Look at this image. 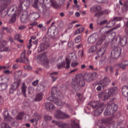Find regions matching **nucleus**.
I'll return each mask as SVG.
<instances>
[{"label": "nucleus", "mask_w": 128, "mask_h": 128, "mask_svg": "<svg viewBox=\"0 0 128 128\" xmlns=\"http://www.w3.org/2000/svg\"><path fill=\"white\" fill-rule=\"evenodd\" d=\"M70 60H72V62L71 63V66L72 68H76V66H78L79 64L78 62H76V58H72Z\"/></svg>", "instance_id": "obj_31"}, {"label": "nucleus", "mask_w": 128, "mask_h": 128, "mask_svg": "<svg viewBox=\"0 0 128 128\" xmlns=\"http://www.w3.org/2000/svg\"><path fill=\"white\" fill-rule=\"evenodd\" d=\"M118 110V105L114 103L112 104H108L104 112V116H110L114 112Z\"/></svg>", "instance_id": "obj_8"}, {"label": "nucleus", "mask_w": 128, "mask_h": 128, "mask_svg": "<svg viewBox=\"0 0 128 128\" xmlns=\"http://www.w3.org/2000/svg\"><path fill=\"white\" fill-rule=\"evenodd\" d=\"M38 2L40 4V6H42V5L44 6V4H48V2H50L51 6L54 8H59L58 4L53 0H34L32 5L33 8H38Z\"/></svg>", "instance_id": "obj_7"}, {"label": "nucleus", "mask_w": 128, "mask_h": 128, "mask_svg": "<svg viewBox=\"0 0 128 128\" xmlns=\"http://www.w3.org/2000/svg\"><path fill=\"white\" fill-rule=\"evenodd\" d=\"M45 106L46 110H47L48 112H52V110H54V105L51 102H47L45 103Z\"/></svg>", "instance_id": "obj_21"}, {"label": "nucleus", "mask_w": 128, "mask_h": 128, "mask_svg": "<svg viewBox=\"0 0 128 128\" xmlns=\"http://www.w3.org/2000/svg\"><path fill=\"white\" fill-rule=\"evenodd\" d=\"M72 128H80V125L76 122H73L71 123Z\"/></svg>", "instance_id": "obj_42"}, {"label": "nucleus", "mask_w": 128, "mask_h": 128, "mask_svg": "<svg viewBox=\"0 0 128 128\" xmlns=\"http://www.w3.org/2000/svg\"><path fill=\"white\" fill-rule=\"evenodd\" d=\"M20 20L22 24H26V22H30L28 16L26 14H22L20 18Z\"/></svg>", "instance_id": "obj_24"}, {"label": "nucleus", "mask_w": 128, "mask_h": 128, "mask_svg": "<svg viewBox=\"0 0 128 128\" xmlns=\"http://www.w3.org/2000/svg\"><path fill=\"white\" fill-rule=\"evenodd\" d=\"M56 2H58V4H60V6H64V3L66 2V0H56Z\"/></svg>", "instance_id": "obj_45"}, {"label": "nucleus", "mask_w": 128, "mask_h": 128, "mask_svg": "<svg viewBox=\"0 0 128 128\" xmlns=\"http://www.w3.org/2000/svg\"><path fill=\"white\" fill-rule=\"evenodd\" d=\"M118 38L120 40V44L122 46H124L126 44V41L128 40V38L126 36H124L122 38H120V36H118Z\"/></svg>", "instance_id": "obj_20"}, {"label": "nucleus", "mask_w": 128, "mask_h": 128, "mask_svg": "<svg viewBox=\"0 0 128 128\" xmlns=\"http://www.w3.org/2000/svg\"><path fill=\"white\" fill-rule=\"evenodd\" d=\"M106 92L108 96V98L110 96H114L118 94V88L113 87L110 89Z\"/></svg>", "instance_id": "obj_16"}, {"label": "nucleus", "mask_w": 128, "mask_h": 128, "mask_svg": "<svg viewBox=\"0 0 128 128\" xmlns=\"http://www.w3.org/2000/svg\"><path fill=\"white\" fill-rule=\"evenodd\" d=\"M40 16V15L39 12H35L31 13L28 15L29 20L30 22H34L36 20H38Z\"/></svg>", "instance_id": "obj_14"}, {"label": "nucleus", "mask_w": 128, "mask_h": 128, "mask_svg": "<svg viewBox=\"0 0 128 128\" xmlns=\"http://www.w3.org/2000/svg\"><path fill=\"white\" fill-rule=\"evenodd\" d=\"M96 2H98V4H106V0H102L101 1H100L99 0H95Z\"/></svg>", "instance_id": "obj_60"}, {"label": "nucleus", "mask_w": 128, "mask_h": 128, "mask_svg": "<svg viewBox=\"0 0 128 128\" xmlns=\"http://www.w3.org/2000/svg\"><path fill=\"white\" fill-rule=\"evenodd\" d=\"M54 116L58 120H64V118H70V115L66 114L60 110H57L55 112Z\"/></svg>", "instance_id": "obj_9"}, {"label": "nucleus", "mask_w": 128, "mask_h": 128, "mask_svg": "<svg viewBox=\"0 0 128 128\" xmlns=\"http://www.w3.org/2000/svg\"><path fill=\"white\" fill-rule=\"evenodd\" d=\"M98 38V35L97 34H91L88 38V42H89V44H94V42H96Z\"/></svg>", "instance_id": "obj_17"}, {"label": "nucleus", "mask_w": 128, "mask_h": 128, "mask_svg": "<svg viewBox=\"0 0 128 128\" xmlns=\"http://www.w3.org/2000/svg\"><path fill=\"white\" fill-rule=\"evenodd\" d=\"M22 74V72L21 70L16 71L15 72L14 76L16 78H20Z\"/></svg>", "instance_id": "obj_38"}, {"label": "nucleus", "mask_w": 128, "mask_h": 128, "mask_svg": "<svg viewBox=\"0 0 128 128\" xmlns=\"http://www.w3.org/2000/svg\"><path fill=\"white\" fill-rule=\"evenodd\" d=\"M58 34V32L56 31V30L52 28L48 29V36H56Z\"/></svg>", "instance_id": "obj_26"}, {"label": "nucleus", "mask_w": 128, "mask_h": 128, "mask_svg": "<svg viewBox=\"0 0 128 128\" xmlns=\"http://www.w3.org/2000/svg\"><path fill=\"white\" fill-rule=\"evenodd\" d=\"M72 58H76V54H68L67 58H66V62L64 61H62V57L59 56L57 60V61L59 62L57 64L58 70H62V68H64L68 69L70 67V60Z\"/></svg>", "instance_id": "obj_3"}, {"label": "nucleus", "mask_w": 128, "mask_h": 128, "mask_svg": "<svg viewBox=\"0 0 128 128\" xmlns=\"http://www.w3.org/2000/svg\"><path fill=\"white\" fill-rule=\"evenodd\" d=\"M26 83L24 82L22 84V94H23V95L25 98H26Z\"/></svg>", "instance_id": "obj_33"}, {"label": "nucleus", "mask_w": 128, "mask_h": 128, "mask_svg": "<svg viewBox=\"0 0 128 128\" xmlns=\"http://www.w3.org/2000/svg\"><path fill=\"white\" fill-rule=\"evenodd\" d=\"M3 30H6V32L10 33V32H12V30L8 27H3L2 28Z\"/></svg>", "instance_id": "obj_53"}, {"label": "nucleus", "mask_w": 128, "mask_h": 128, "mask_svg": "<svg viewBox=\"0 0 128 128\" xmlns=\"http://www.w3.org/2000/svg\"><path fill=\"white\" fill-rule=\"evenodd\" d=\"M76 96L80 100H82V94H76Z\"/></svg>", "instance_id": "obj_58"}, {"label": "nucleus", "mask_w": 128, "mask_h": 128, "mask_svg": "<svg viewBox=\"0 0 128 128\" xmlns=\"http://www.w3.org/2000/svg\"><path fill=\"white\" fill-rule=\"evenodd\" d=\"M122 54V48L120 46L115 47L111 52V56L112 58H118Z\"/></svg>", "instance_id": "obj_10"}, {"label": "nucleus", "mask_w": 128, "mask_h": 128, "mask_svg": "<svg viewBox=\"0 0 128 128\" xmlns=\"http://www.w3.org/2000/svg\"><path fill=\"white\" fill-rule=\"evenodd\" d=\"M110 78L108 77H104L102 80L100 81L99 82L100 84L102 86V88H104V86H108L110 84Z\"/></svg>", "instance_id": "obj_15"}, {"label": "nucleus", "mask_w": 128, "mask_h": 128, "mask_svg": "<svg viewBox=\"0 0 128 128\" xmlns=\"http://www.w3.org/2000/svg\"><path fill=\"white\" fill-rule=\"evenodd\" d=\"M32 40H30L29 42L27 45V48H28V50H30V48H32Z\"/></svg>", "instance_id": "obj_51"}, {"label": "nucleus", "mask_w": 128, "mask_h": 128, "mask_svg": "<svg viewBox=\"0 0 128 128\" xmlns=\"http://www.w3.org/2000/svg\"><path fill=\"white\" fill-rule=\"evenodd\" d=\"M116 66L122 70H126V66H128V60H124L121 63L117 64Z\"/></svg>", "instance_id": "obj_18"}, {"label": "nucleus", "mask_w": 128, "mask_h": 128, "mask_svg": "<svg viewBox=\"0 0 128 128\" xmlns=\"http://www.w3.org/2000/svg\"><path fill=\"white\" fill-rule=\"evenodd\" d=\"M106 47H102L101 48L98 52L97 54L99 56H102L104 54V52H106Z\"/></svg>", "instance_id": "obj_27"}, {"label": "nucleus", "mask_w": 128, "mask_h": 128, "mask_svg": "<svg viewBox=\"0 0 128 128\" xmlns=\"http://www.w3.org/2000/svg\"><path fill=\"white\" fill-rule=\"evenodd\" d=\"M88 104L90 106H91V108H96L94 112V116H100V114L104 112V103L100 104L98 101L96 102H90Z\"/></svg>", "instance_id": "obj_6"}, {"label": "nucleus", "mask_w": 128, "mask_h": 128, "mask_svg": "<svg viewBox=\"0 0 128 128\" xmlns=\"http://www.w3.org/2000/svg\"><path fill=\"white\" fill-rule=\"evenodd\" d=\"M37 27L38 28H40V30H41L42 32H44V30H46V27L44 26V24H40L37 26Z\"/></svg>", "instance_id": "obj_48"}, {"label": "nucleus", "mask_w": 128, "mask_h": 128, "mask_svg": "<svg viewBox=\"0 0 128 128\" xmlns=\"http://www.w3.org/2000/svg\"><path fill=\"white\" fill-rule=\"evenodd\" d=\"M98 50V48L96 46H92L90 49H89V52L90 54H92V52H96V50Z\"/></svg>", "instance_id": "obj_41"}, {"label": "nucleus", "mask_w": 128, "mask_h": 128, "mask_svg": "<svg viewBox=\"0 0 128 128\" xmlns=\"http://www.w3.org/2000/svg\"><path fill=\"white\" fill-rule=\"evenodd\" d=\"M84 32V28H80L77 30H76L74 32V35L76 36L77 34H80L82 32Z\"/></svg>", "instance_id": "obj_36"}, {"label": "nucleus", "mask_w": 128, "mask_h": 128, "mask_svg": "<svg viewBox=\"0 0 128 128\" xmlns=\"http://www.w3.org/2000/svg\"><path fill=\"white\" fill-rule=\"evenodd\" d=\"M60 128H70V126H68V124H64L60 125Z\"/></svg>", "instance_id": "obj_54"}, {"label": "nucleus", "mask_w": 128, "mask_h": 128, "mask_svg": "<svg viewBox=\"0 0 128 128\" xmlns=\"http://www.w3.org/2000/svg\"><path fill=\"white\" fill-rule=\"evenodd\" d=\"M106 64V60L104 59H100L99 61L100 66H104Z\"/></svg>", "instance_id": "obj_44"}, {"label": "nucleus", "mask_w": 128, "mask_h": 128, "mask_svg": "<svg viewBox=\"0 0 128 128\" xmlns=\"http://www.w3.org/2000/svg\"><path fill=\"white\" fill-rule=\"evenodd\" d=\"M104 40H106V35H103L98 38L97 42L96 43V46H101L102 42H104Z\"/></svg>", "instance_id": "obj_32"}, {"label": "nucleus", "mask_w": 128, "mask_h": 128, "mask_svg": "<svg viewBox=\"0 0 128 128\" xmlns=\"http://www.w3.org/2000/svg\"><path fill=\"white\" fill-rule=\"evenodd\" d=\"M122 18L120 17H116L114 18V20L112 21H110L108 24H112V25L110 26H108V28H112V26H114V24H116V22H120L122 20Z\"/></svg>", "instance_id": "obj_28"}, {"label": "nucleus", "mask_w": 128, "mask_h": 128, "mask_svg": "<svg viewBox=\"0 0 128 128\" xmlns=\"http://www.w3.org/2000/svg\"><path fill=\"white\" fill-rule=\"evenodd\" d=\"M11 126H18V122H16V121H14L11 124Z\"/></svg>", "instance_id": "obj_57"}, {"label": "nucleus", "mask_w": 128, "mask_h": 128, "mask_svg": "<svg viewBox=\"0 0 128 128\" xmlns=\"http://www.w3.org/2000/svg\"><path fill=\"white\" fill-rule=\"evenodd\" d=\"M82 38V36H78L75 38V42L76 44H78V42H80V39Z\"/></svg>", "instance_id": "obj_49"}, {"label": "nucleus", "mask_w": 128, "mask_h": 128, "mask_svg": "<svg viewBox=\"0 0 128 128\" xmlns=\"http://www.w3.org/2000/svg\"><path fill=\"white\" fill-rule=\"evenodd\" d=\"M6 40H2L0 42V50L1 52H10V48L8 47H6Z\"/></svg>", "instance_id": "obj_12"}, {"label": "nucleus", "mask_w": 128, "mask_h": 128, "mask_svg": "<svg viewBox=\"0 0 128 128\" xmlns=\"http://www.w3.org/2000/svg\"><path fill=\"white\" fill-rule=\"evenodd\" d=\"M20 4L18 10H15V13L10 19V24H14L16 22V16H18L22 10V4L25 6H28L30 4V0H19Z\"/></svg>", "instance_id": "obj_4"}, {"label": "nucleus", "mask_w": 128, "mask_h": 128, "mask_svg": "<svg viewBox=\"0 0 128 128\" xmlns=\"http://www.w3.org/2000/svg\"><path fill=\"white\" fill-rule=\"evenodd\" d=\"M52 118L50 116H44V120H45L46 121L52 120Z\"/></svg>", "instance_id": "obj_52"}, {"label": "nucleus", "mask_w": 128, "mask_h": 128, "mask_svg": "<svg viewBox=\"0 0 128 128\" xmlns=\"http://www.w3.org/2000/svg\"><path fill=\"white\" fill-rule=\"evenodd\" d=\"M73 26H74V25H72V23L69 24L68 25V30H72Z\"/></svg>", "instance_id": "obj_62"}, {"label": "nucleus", "mask_w": 128, "mask_h": 128, "mask_svg": "<svg viewBox=\"0 0 128 128\" xmlns=\"http://www.w3.org/2000/svg\"><path fill=\"white\" fill-rule=\"evenodd\" d=\"M20 82H14L11 86V88L12 90H16V88H20Z\"/></svg>", "instance_id": "obj_37"}, {"label": "nucleus", "mask_w": 128, "mask_h": 128, "mask_svg": "<svg viewBox=\"0 0 128 128\" xmlns=\"http://www.w3.org/2000/svg\"><path fill=\"white\" fill-rule=\"evenodd\" d=\"M26 26H19L18 28V30H24V28H26Z\"/></svg>", "instance_id": "obj_61"}, {"label": "nucleus", "mask_w": 128, "mask_h": 128, "mask_svg": "<svg viewBox=\"0 0 128 128\" xmlns=\"http://www.w3.org/2000/svg\"><path fill=\"white\" fill-rule=\"evenodd\" d=\"M79 54L81 58H82L84 56V50H80L79 51Z\"/></svg>", "instance_id": "obj_63"}, {"label": "nucleus", "mask_w": 128, "mask_h": 128, "mask_svg": "<svg viewBox=\"0 0 128 128\" xmlns=\"http://www.w3.org/2000/svg\"><path fill=\"white\" fill-rule=\"evenodd\" d=\"M46 58H48V56H46V52H44V53L40 54L38 56V58L40 60V62H44L45 60H46Z\"/></svg>", "instance_id": "obj_29"}, {"label": "nucleus", "mask_w": 128, "mask_h": 128, "mask_svg": "<svg viewBox=\"0 0 128 128\" xmlns=\"http://www.w3.org/2000/svg\"><path fill=\"white\" fill-rule=\"evenodd\" d=\"M1 2L2 5L0 6V16L1 18H4L6 16V14H8L10 12H14V8L11 6L8 11L6 10V6H8L12 4V0H0Z\"/></svg>", "instance_id": "obj_5"}, {"label": "nucleus", "mask_w": 128, "mask_h": 128, "mask_svg": "<svg viewBox=\"0 0 128 128\" xmlns=\"http://www.w3.org/2000/svg\"><path fill=\"white\" fill-rule=\"evenodd\" d=\"M51 94L52 96L47 98L48 100L53 102L54 104H56L59 106H64V104L62 102V100L60 99V98L62 96V94L60 90H58V88L53 87L52 88Z\"/></svg>", "instance_id": "obj_2"}, {"label": "nucleus", "mask_w": 128, "mask_h": 128, "mask_svg": "<svg viewBox=\"0 0 128 128\" xmlns=\"http://www.w3.org/2000/svg\"><path fill=\"white\" fill-rule=\"evenodd\" d=\"M100 16H102V12H97L94 15V16L96 17V18H100Z\"/></svg>", "instance_id": "obj_56"}, {"label": "nucleus", "mask_w": 128, "mask_h": 128, "mask_svg": "<svg viewBox=\"0 0 128 128\" xmlns=\"http://www.w3.org/2000/svg\"><path fill=\"white\" fill-rule=\"evenodd\" d=\"M97 10H98V7H96V6H94L90 8V12H96Z\"/></svg>", "instance_id": "obj_50"}, {"label": "nucleus", "mask_w": 128, "mask_h": 128, "mask_svg": "<svg viewBox=\"0 0 128 128\" xmlns=\"http://www.w3.org/2000/svg\"><path fill=\"white\" fill-rule=\"evenodd\" d=\"M3 116L4 118V120L6 122H12L14 120V118H12L10 115L8 114V110H5L3 112Z\"/></svg>", "instance_id": "obj_19"}, {"label": "nucleus", "mask_w": 128, "mask_h": 128, "mask_svg": "<svg viewBox=\"0 0 128 128\" xmlns=\"http://www.w3.org/2000/svg\"><path fill=\"white\" fill-rule=\"evenodd\" d=\"M39 82L40 81L38 80H36L35 81L32 82V85L34 86H36Z\"/></svg>", "instance_id": "obj_55"}, {"label": "nucleus", "mask_w": 128, "mask_h": 128, "mask_svg": "<svg viewBox=\"0 0 128 128\" xmlns=\"http://www.w3.org/2000/svg\"><path fill=\"white\" fill-rule=\"evenodd\" d=\"M122 94L125 96V98H128V86H124L122 89Z\"/></svg>", "instance_id": "obj_30"}, {"label": "nucleus", "mask_w": 128, "mask_h": 128, "mask_svg": "<svg viewBox=\"0 0 128 128\" xmlns=\"http://www.w3.org/2000/svg\"><path fill=\"white\" fill-rule=\"evenodd\" d=\"M41 8H42V10H43L44 16L46 18V17L48 18V16H49L50 14V10H46V5H42Z\"/></svg>", "instance_id": "obj_25"}, {"label": "nucleus", "mask_w": 128, "mask_h": 128, "mask_svg": "<svg viewBox=\"0 0 128 128\" xmlns=\"http://www.w3.org/2000/svg\"><path fill=\"white\" fill-rule=\"evenodd\" d=\"M8 88V84L2 83L0 84V90H4Z\"/></svg>", "instance_id": "obj_39"}, {"label": "nucleus", "mask_w": 128, "mask_h": 128, "mask_svg": "<svg viewBox=\"0 0 128 128\" xmlns=\"http://www.w3.org/2000/svg\"><path fill=\"white\" fill-rule=\"evenodd\" d=\"M110 34L112 36V40L118 42V38H116V32H112L110 33Z\"/></svg>", "instance_id": "obj_47"}, {"label": "nucleus", "mask_w": 128, "mask_h": 128, "mask_svg": "<svg viewBox=\"0 0 128 128\" xmlns=\"http://www.w3.org/2000/svg\"><path fill=\"white\" fill-rule=\"evenodd\" d=\"M66 108H68L69 112H70L71 114H72V112H74V110L72 109V107L68 104H66Z\"/></svg>", "instance_id": "obj_46"}, {"label": "nucleus", "mask_w": 128, "mask_h": 128, "mask_svg": "<svg viewBox=\"0 0 128 128\" xmlns=\"http://www.w3.org/2000/svg\"><path fill=\"white\" fill-rule=\"evenodd\" d=\"M24 113L21 112L19 113L18 116H16V120H22L24 118Z\"/></svg>", "instance_id": "obj_40"}, {"label": "nucleus", "mask_w": 128, "mask_h": 128, "mask_svg": "<svg viewBox=\"0 0 128 128\" xmlns=\"http://www.w3.org/2000/svg\"><path fill=\"white\" fill-rule=\"evenodd\" d=\"M50 46L48 43H41L40 46L38 47V52H44V50H46Z\"/></svg>", "instance_id": "obj_13"}, {"label": "nucleus", "mask_w": 128, "mask_h": 128, "mask_svg": "<svg viewBox=\"0 0 128 128\" xmlns=\"http://www.w3.org/2000/svg\"><path fill=\"white\" fill-rule=\"evenodd\" d=\"M26 50H24L21 54L20 60L18 59L16 60V62H22L26 64H30V61H28V58H26Z\"/></svg>", "instance_id": "obj_11"}, {"label": "nucleus", "mask_w": 128, "mask_h": 128, "mask_svg": "<svg viewBox=\"0 0 128 128\" xmlns=\"http://www.w3.org/2000/svg\"><path fill=\"white\" fill-rule=\"evenodd\" d=\"M126 26L127 28L126 29V34H128V21L126 23Z\"/></svg>", "instance_id": "obj_64"}, {"label": "nucleus", "mask_w": 128, "mask_h": 128, "mask_svg": "<svg viewBox=\"0 0 128 128\" xmlns=\"http://www.w3.org/2000/svg\"><path fill=\"white\" fill-rule=\"evenodd\" d=\"M40 118H42V116H40V114H36L35 118L31 119L30 120V122H32V124H34V122L36 126H38V120H40Z\"/></svg>", "instance_id": "obj_23"}, {"label": "nucleus", "mask_w": 128, "mask_h": 128, "mask_svg": "<svg viewBox=\"0 0 128 128\" xmlns=\"http://www.w3.org/2000/svg\"><path fill=\"white\" fill-rule=\"evenodd\" d=\"M44 96V94L42 93H39L37 94L35 98V102H40L42 100V97Z\"/></svg>", "instance_id": "obj_34"}, {"label": "nucleus", "mask_w": 128, "mask_h": 128, "mask_svg": "<svg viewBox=\"0 0 128 128\" xmlns=\"http://www.w3.org/2000/svg\"><path fill=\"white\" fill-rule=\"evenodd\" d=\"M96 76H98V74H96V72H94L92 74H85L84 77L82 74H76L75 76V81L72 82V88H74V90H76V88H78V86H84L86 82H84V78L88 82H90L92 80H94L96 79Z\"/></svg>", "instance_id": "obj_1"}, {"label": "nucleus", "mask_w": 128, "mask_h": 128, "mask_svg": "<svg viewBox=\"0 0 128 128\" xmlns=\"http://www.w3.org/2000/svg\"><path fill=\"white\" fill-rule=\"evenodd\" d=\"M114 67L110 66H108L107 67L105 68L104 70L106 72H110V74H114Z\"/></svg>", "instance_id": "obj_35"}, {"label": "nucleus", "mask_w": 128, "mask_h": 128, "mask_svg": "<svg viewBox=\"0 0 128 128\" xmlns=\"http://www.w3.org/2000/svg\"><path fill=\"white\" fill-rule=\"evenodd\" d=\"M98 98H101L102 100H108V93H104L102 92H100L98 95Z\"/></svg>", "instance_id": "obj_22"}, {"label": "nucleus", "mask_w": 128, "mask_h": 128, "mask_svg": "<svg viewBox=\"0 0 128 128\" xmlns=\"http://www.w3.org/2000/svg\"><path fill=\"white\" fill-rule=\"evenodd\" d=\"M0 127L1 128H10V126L8 125V124L5 122L1 124Z\"/></svg>", "instance_id": "obj_43"}, {"label": "nucleus", "mask_w": 128, "mask_h": 128, "mask_svg": "<svg viewBox=\"0 0 128 128\" xmlns=\"http://www.w3.org/2000/svg\"><path fill=\"white\" fill-rule=\"evenodd\" d=\"M24 68H25V70H31L32 67L28 65H27L24 66Z\"/></svg>", "instance_id": "obj_59"}]
</instances>
